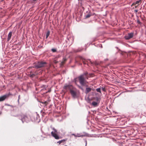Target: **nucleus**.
<instances>
[{
	"mask_svg": "<svg viewBox=\"0 0 146 146\" xmlns=\"http://www.w3.org/2000/svg\"><path fill=\"white\" fill-rule=\"evenodd\" d=\"M87 72H85L82 74L78 78L80 84L82 86H85L87 82L86 79H88L87 76Z\"/></svg>",
	"mask_w": 146,
	"mask_h": 146,
	"instance_id": "obj_1",
	"label": "nucleus"
},
{
	"mask_svg": "<svg viewBox=\"0 0 146 146\" xmlns=\"http://www.w3.org/2000/svg\"><path fill=\"white\" fill-rule=\"evenodd\" d=\"M47 63L46 62L39 61L34 66V67L36 68H39L46 66Z\"/></svg>",
	"mask_w": 146,
	"mask_h": 146,
	"instance_id": "obj_2",
	"label": "nucleus"
},
{
	"mask_svg": "<svg viewBox=\"0 0 146 146\" xmlns=\"http://www.w3.org/2000/svg\"><path fill=\"white\" fill-rule=\"evenodd\" d=\"M21 120L23 123L24 122L27 123L30 121V119L26 115H21Z\"/></svg>",
	"mask_w": 146,
	"mask_h": 146,
	"instance_id": "obj_3",
	"label": "nucleus"
},
{
	"mask_svg": "<svg viewBox=\"0 0 146 146\" xmlns=\"http://www.w3.org/2000/svg\"><path fill=\"white\" fill-rule=\"evenodd\" d=\"M39 117V115L37 113H34L31 117V118L33 121H36L38 120V119Z\"/></svg>",
	"mask_w": 146,
	"mask_h": 146,
	"instance_id": "obj_4",
	"label": "nucleus"
},
{
	"mask_svg": "<svg viewBox=\"0 0 146 146\" xmlns=\"http://www.w3.org/2000/svg\"><path fill=\"white\" fill-rule=\"evenodd\" d=\"M134 33H131L128 34L127 35L125 36V38L126 40H129L132 38L133 36Z\"/></svg>",
	"mask_w": 146,
	"mask_h": 146,
	"instance_id": "obj_5",
	"label": "nucleus"
},
{
	"mask_svg": "<svg viewBox=\"0 0 146 146\" xmlns=\"http://www.w3.org/2000/svg\"><path fill=\"white\" fill-rule=\"evenodd\" d=\"M73 86L71 85H65L64 87V88L66 90H70H70H72L73 88Z\"/></svg>",
	"mask_w": 146,
	"mask_h": 146,
	"instance_id": "obj_6",
	"label": "nucleus"
},
{
	"mask_svg": "<svg viewBox=\"0 0 146 146\" xmlns=\"http://www.w3.org/2000/svg\"><path fill=\"white\" fill-rule=\"evenodd\" d=\"M10 94H6L3 96L0 97V102L4 100L6 98L8 97L10 95Z\"/></svg>",
	"mask_w": 146,
	"mask_h": 146,
	"instance_id": "obj_7",
	"label": "nucleus"
},
{
	"mask_svg": "<svg viewBox=\"0 0 146 146\" xmlns=\"http://www.w3.org/2000/svg\"><path fill=\"white\" fill-rule=\"evenodd\" d=\"M70 93L72 96L74 98H75L76 96V92L73 90H70Z\"/></svg>",
	"mask_w": 146,
	"mask_h": 146,
	"instance_id": "obj_8",
	"label": "nucleus"
},
{
	"mask_svg": "<svg viewBox=\"0 0 146 146\" xmlns=\"http://www.w3.org/2000/svg\"><path fill=\"white\" fill-rule=\"evenodd\" d=\"M51 134L52 135L53 137H54L55 139H59V136L56 133H54V131H52L51 132Z\"/></svg>",
	"mask_w": 146,
	"mask_h": 146,
	"instance_id": "obj_9",
	"label": "nucleus"
},
{
	"mask_svg": "<svg viewBox=\"0 0 146 146\" xmlns=\"http://www.w3.org/2000/svg\"><path fill=\"white\" fill-rule=\"evenodd\" d=\"M12 35V32L11 31L10 32L8 35V38L7 39V41H9L10 40L11 37Z\"/></svg>",
	"mask_w": 146,
	"mask_h": 146,
	"instance_id": "obj_10",
	"label": "nucleus"
},
{
	"mask_svg": "<svg viewBox=\"0 0 146 146\" xmlns=\"http://www.w3.org/2000/svg\"><path fill=\"white\" fill-rule=\"evenodd\" d=\"M91 90V88H87L86 89L85 93L86 94H88L90 92Z\"/></svg>",
	"mask_w": 146,
	"mask_h": 146,
	"instance_id": "obj_11",
	"label": "nucleus"
},
{
	"mask_svg": "<svg viewBox=\"0 0 146 146\" xmlns=\"http://www.w3.org/2000/svg\"><path fill=\"white\" fill-rule=\"evenodd\" d=\"M72 135H74L75 137H82L84 136L83 135H81L80 134L78 133L77 134V135H75L74 134H72Z\"/></svg>",
	"mask_w": 146,
	"mask_h": 146,
	"instance_id": "obj_12",
	"label": "nucleus"
},
{
	"mask_svg": "<svg viewBox=\"0 0 146 146\" xmlns=\"http://www.w3.org/2000/svg\"><path fill=\"white\" fill-rule=\"evenodd\" d=\"M92 105L95 106V107H96V106H98V103L96 102H93L92 103Z\"/></svg>",
	"mask_w": 146,
	"mask_h": 146,
	"instance_id": "obj_13",
	"label": "nucleus"
},
{
	"mask_svg": "<svg viewBox=\"0 0 146 146\" xmlns=\"http://www.w3.org/2000/svg\"><path fill=\"white\" fill-rule=\"evenodd\" d=\"M65 141V140L63 139V140H61L59 141H58L57 142V143H59V144H60V143H64Z\"/></svg>",
	"mask_w": 146,
	"mask_h": 146,
	"instance_id": "obj_14",
	"label": "nucleus"
},
{
	"mask_svg": "<svg viewBox=\"0 0 146 146\" xmlns=\"http://www.w3.org/2000/svg\"><path fill=\"white\" fill-rule=\"evenodd\" d=\"M41 103L44 105L45 106H46L48 104V102L47 101H45L44 102H42Z\"/></svg>",
	"mask_w": 146,
	"mask_h": 146,
	"instance_id": "obj_15",
	"label": "nucleus"
},
{
	"mask_svg": "<svg viewBox=\"0 0 146 146\" xmlns=\"http://www.w3.org/2000/svg\"><path fill=\"white\" fill-rule=\"evenodd\" d=\"M96 91L98 92H99L101 93V88H98L96 89Z\"/></svg>",
	"mask_w": 146,
	"mask_h": 146,
	"instance_id": "obj_16",
	"label": "nucleus"
},
{
	"mask_svg": "<svg viewBox=\"0 0 146 146\" xmlns=\"http://www.w3.org/2000/svg\"><path fill=\"white\" fill-rule=\"evenodd\" d=\"M50 31H48L47 32L46 34V38H47L50 35Z\"/></svg>",
	"mask_w": 146,
	"mask_h": 146,
	"instance_id": "obj_17",
	"label": "nucleus"
},
{
	"mask_svg": "<svg viewBox=\"0 0 146 146\" xmlns=\"http://www.w3.org/2000/svg\"><path fill=\"white\" fill-rule=\"evenodd\" d=\"M91 16V15L90 14H88L85 15V18H89Z\"/></svg>",
	"mask_w": 146,
	"mask_h": 146,
	"instance_id": "obj_18",
	"label": "nucleus"
},
{
	"mask_svg": "<svg viewBox=\"0 0 146 146\" xmlns=\"http://www.w3.org/2000/svg\"><path fill=\"white\" fill-rule=\"evenodd\" d=\"M52 52H56V49L55 48H52L51 50Z\"/></svg>",
	"mask_w": 146,
	"mask_h": 146,
	"instance_id": "obj_19",
	"label": "nucleus"
},
{
	"mask_svg": "<svg viewBox=\"0 0 146 146\" xmlns=\"http://www.w3.org/2000/svg\"><path fill=\"white\" fill-rule=\"evenodd\" d=\"M82 50V49L81 48H79L76 51H75L76 52H80Z\"/></svg>",
	"mask_w": 146,
	"mask_h": 146,
	"instance_id": "obj_20",
	"label": "nucleus"
},
{
	"mask_svg": "<svg viewBox=\"0 0 146 146\" xmlns=\"http://www.w3.org/2000/svg\"><path fill=\"white\" fill-rule=\"evenodd\" d=\"M37 0H32L31 1L32 3H35L36 2Z\"/></svg>",
	"mask_w": 146,
	"mask_h": 146,
	"instance_id": "obj_21",
	"label": "nucleus"
},
{
	"mask_svg": "<svg viewBox=\"0 0 146 146\" xmlns=\"http://www.w3.org/2000/svg\"><path fill=\"white\" fill-rule=\"evenodd\" d=\"M141 1V0H139V1H137L135 2V3H134V4H138Z\"/></svg>",
	"mask_w": 146,
	"mask_h": 146,
	"instance_id": "obj_22",
	"label": "nucleus"
},
{
	"mask_svg": "<svg viewBox=\"0 0 146 146\" xmlns=\"http://www.w3.org/2000/svg\"><path fill=\"white\" fill-rule=\"evenodd\" d=\"M101 89L103 91L105 92L106 91L105 88L104 87H102Z\"/></svg>",
	"mask_w": 146,
	"mask_h": 146,
	"instance_id": "obj_23",
	"label": "nucleus"
},
{
	"mask_svg": "<svg viewBox=\"0 0 146 146\" xmlns=\"http://www.w3.org/2000/svg\"><path fill=\"white\" fill-rule=\"evenodd\" d=\"M53 130H54V133L57 132V131L56 129H55L54 128H52Z\"/></svg>",
	"mask_w": 146,
	"mask_h": 146,
	"instance_id": "obj_24",
	"label": "nucleus"
},
{
	"mask_svg": "<svg viewBox=\"0 0 146 146\" xmlns=\"http://www.w3.org/2000/svg\"><path fill=\"white\" fill-rule=\"evenodd\" d=\"M137 23L138 24H141V22L139 20H137Z\"/></svg>",
	"mask_w": 146,
	"mask_h": 146,
	"instance_id": "obj_25",
	"label": "nucleus"
},
{
	"mask_svg": "<svg viewBox=\"0 0 146 146\" xmlns=\"http://www.w3.org/2000/svg\"><path fill=\"white\" fill-rule=\"evenodd\" d=\"M20 95H19V97H18L19 99H18V102H19V98H20Z\"/></svg>",
	"mask_w": 146,
	"mask_h": 146,
	"instance_id": "obj_26",
	"label": "nucleus"
},
{
	"mask_svg": "<svg viewBox=\"0 0 146 146\" xmlns=\"http://www.w3.org/2000/svg\"><path fill=\"white\" fill-rule=\"evenodd\" d=\"M34 76V74H32V75H31V77H33Z\"/></svg>",
	"mask_w": 146,
	"mask_h": 146,
	"instance_id": "obj_27",
	"label": "nucleus"
},
{
	"mask_svg": "<svg viewBox=\"0 0 146 146\" xmlns=\"http://www.w3.org/2000/svg\"><path fill=\"white\" fill-rule=\"evenodd\" d=\"M135 13H137V12L138 11V10H135Z\"/></svg>",
	"mask_w": 146,
	"mask_h": 146,
	"instance_id": "obj_28",
	"label": "nucleus"
},
{
	"mask_svg": "<svg viewBox=\"0 0 146 146\" xmlns=\"http://www.w3.org/2000/svg\"><path fill=\"white\" fill-rule=\"evenodd\" d=\"M96 100L97 101H98V100L99 98H98V97H96Z\"/></svg>",
	"mask_w": 146,
	"mask_h": 146,
	"instance_id": "obj_29",
	"label": "nucleus"
},
{
	"mask_svg": "<svg viewBox=\"0 0 146 146\" xmlns=\"http://www.w3.org/2000/svg\"><path fill=\"white\" fill-rule=\"evenodd\" d=\"M7 106H11V107H13V106H11L10 105H9V104H7Z\"/></svg>",
	"mask_w": 146,
	"mask_h": 146,
	"instance_id": "obj_30",
	"label": "nucleus"
},
{
	"mask_svg": "<svg viewBox=\"0 0 146 146\" xmlns=\"http://www.w3.org/2000/svg\"><path fill=\"white\" fill-rule=\"evenodd\" d=\"M83 63L84 64H86V63H85L84 62H83Z\"/></svg>",
	"mask_w": 146,
	"mask_h": 146,
	"instance_id": "obj_31",
	"label": "nucleus"
},
{
	"mask_svg": "<svg viewBox=\"0 0 146 146\" xmlns=\"http://www.w3.org/2000/svg\"><path fill=\"white\" fill-rule=\"evenodd\" d=\"M86 144H87V141H86Z\"/></svg>",
	"mask_w": 146,
	"mask_h": 146,
	"instance_id": "obj_32",
	"label": "nucleus"
}]
</instances>
